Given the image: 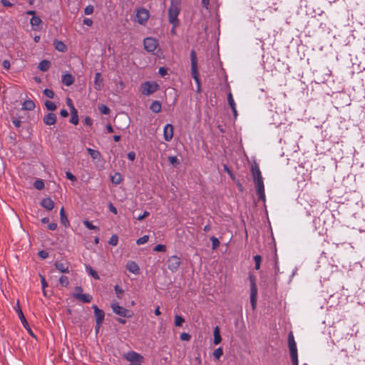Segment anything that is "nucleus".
I'll return each instance as SVG.
<instances>
[{
	"label": "nucleus",
	"instance_id": "obj_42",
	"mask_svg": "<svg viewBox=\"0 0 365 365\" xmlns=\"http://www.w3.org/2000/svg\"><path fill=\"white\" fill-rule=\"evenodd\" d=\"M98 108L101 113L103 114L108 115L110 113L109 108L105 105H101Z\"/></svg>",
	"mask_w": 365,
	"mask_h": 365
},
{
	"label": "nucleus",
	"instance_id": "obj_5",
	"mask_svg": "<svg viewBox=\"0 0 365 365\" xmlns=\"http://www.w3.org/2000/svg\"><path fill=\"white\" fill-rule=\"evenodd\" d=\"M110 307L113 310V312L116 314L117 315H119L123 317H132V312L125 308L120 306L118 302L113 301L111 303Z\"/></svg>",
	"mask_w": 365,
	"mask_h": 365
},
{
	"label": "nucleus",
	"instance_id": "obj_47",
	"mask_svg": "<svg viewBox=\"0 0 365 365\" xmlns=\"http://www.w3.org/2000/svg\"><path fill=\"white\" fill-rule=\"evenodd\" d=\"M43 94L47 96L48 98H53L54 97V93L52 90L51 89H45L43 91Z\"/></svg>",
	"mask_w": 365,
	"mask_h": 365
},
{
	"label": "nucleus",
	"instance_id": "obj_15",
	"mask_svg": "<svg viewBox=\"0 0 365 365\" xmlns=\"http://www.w3.org/2000/svg\"><path fill=\"white\" fill-rule=\"evenodd\" d=\"M43 121L47 125H54L56 122V115L53 113H49L43 117Z\"/></svg>",
	"mask_w": 365,
	"mask_h": 365
},
{
	"label": "nucleus",
	"instance_id": "obj_46",
	"mask_svg": "<svg viewBox=\"0 0 365 365\" xmlns=\"http://www.w3.org/2000/svg\"><path fill=\"white\" fill-rule=\"evenodd\" d=\"M93 11H94V8L93 6L91 5H88L87 6L85 9H84V13L86 15H91L93 13Z\"/></svg>",
	"mask_w": 365,
	"mask_h": 365
},
{
	"label": "nucleus",
	"instance_id": "obj_24",
	"mask_svg": "<svg viewBox=\"0 0 365 365\" xmlns=\"http://www.w3.org/2000/svg\"><path fill=\"white\" fill-rule=\"evenodd\" d=\"M213 334H214V344L215 345H217L222 341V338H221V336L220 334V329L218 327H215Z\"/></svg>",
	"mask_w": 365,
	"mask_h": 365
},
{
	"label": "nucleus",
	"instance_id": "obj_30",
	"mask_svg": "<svg viewBox=\"0 0 365 365\" xmlns=\"http://www.w3.org/2000/svg\"><path fill=\"white\" fill-rule=\"evenodd\" d=\"M122 176L119 173H115L112 177H111V181L115 185H118L122 182Z\"/></svg>",
	"mask_w": 365,
	"mask_h": 365
},
{
	"label": "nucleus",
	"instance_id": "obj_1",
	"mask_svg": "<svg viewBox=\"0 0 365 365\" xmlns=\"http://www.w3.org/2000/svg\"><path fill=\"white\" fill-rule=\"evenodd\" d=\"M190 58H191V74L192 77L195 79L197 84V91H200V79H199V72L197 69V55L194 50H192L190 52Z\"/></svg>",
	"mask_w": 365,
	"mask_h": 365
},
{
	"label": "nucleus",
	"instance_id": "obj_19",
	"mask_svg": "<svg viewBox=\"0 0 365 365\" xmlns=\"http://www.w3.org/2000/svg\"><path fill=\"white\" fill-rule=\"evenodd\" d=\"M35 108V103L31 100L25 101L22 103V110H33Z\"/></svg>",
	"mask_w": 365,
	"mask_h": 365
},
{
	"label": "nucleus",
	"instance_id": "obj_43",
	"mask_svg": "<svg viewBox=\"0 0 365 365\" xmlns=\"http://www.w3.org/2000/svg\"><path fill=\"white\" fill-rule=\"evenodd\" d=\"M227 101L230 108L236 106L232 95L230 92H229L227 94Z\"/></svg>",
	"mask_w": 365,
	"mask_h": 365
},
{
	"label": "nucleus",
	"instance_id": "obj_22",
	"mask_svg": "<svg viewBox=\"0 0 365 365\" xmlns=\"http://www.w3.org/2000/svg\"><path fill=\"white\" fill-rule=\"evenodd\" d=\"M71 118L70 119V122L74 125H77L78 123V116L77 110L75 107H72L71 110Z\"/></svg>",
	"mask_w": 365,
	"mask_h": 365
},
{
	"label": "nucleus",
	"instance_id": "obj_63",
	"mask_svg": "<svg viewBox=\"0 0 365 365\" xmlns=\"http://www.w3.org/2000/svg\"><path fill=\"white\" fill-rule=\"evenodd\" d=\"M13 123L15 125V127H16V128H19L21 126V122L19 119H14L13 120Z\"/></svg>",
	"mask_w": 365,
	"mask_h": 365
},
{
	"label": "nucleus",
	"instance_id": "obj_2",
	"mask_svg": "<svg viewBox=\"0 0 365 365\" xmlns=\"http://www.w3.org/2000/svg\"><path fill=\"white\" fill-rule=\"evenodd\" d=\"M250 303L253 310L256 309L257 307V288L256 284V279L255 276L250 275Z\"/></svg>",
	"mask_w": 365,
	"mask_h": 365
},
{
	"label": "nucleus",
	"instance_id": "obj_6",
	"mask_svg": "<svg viewBox=\"0 0 365 365\" xmlns=\"http://www.w3.org/2000/svg\"><path fill=\"white\" fill-rule=\"evenodd\" d=\"M167 263L168 269L172 272H175L181 264L180 258L176 255L171 256L168 259Z\"/></svg>",
	"mask_w": 365,
	"mask_h": 365
},
{
	"label": "nucleus",
	"instance_id": "obj_48",
	"mask_svg": "<svg viewBox=\"0 0 365 365\" xmlns=\"http://www.w3.org/2000/svg\"><path fill=\"white\" fill-rule=\"evenodd\" d=\"M83 224L89 230H98V227L96 226L93 225L92 223L88 220H84Z\"/></svg>",
	"mask_w": 365,
	"mask_h": 365
},
{
	"label": "nucleus",
	"instance_id": "obj_3",
	"mask_svg": "<svg viewBox=\"0 0 365 365\" xmlns=\"http://www.w3.org/2000/svg\"><path fill=\"white\" fill-rule=\"evenodd\" d=\"M123 356L130 362V365H141L144 361L143 356L133 351L124 354Z\"/></svg>",
	"mask_w": 365,
	"mask_h": 365
},
{
	"label": "nucleus",
	"instance_id": "obj_64",
	"mask_svg": "<svg viewBox=\"0 0 365 365\" xmlns=\"http://www.w3.org/2000/svg\"><path fill=\"white\" fill-rule=\"evenodd\" d=\"M60 114L63 118H66L68 115V113L66 109H62L60 112Z\"/></svg>",
	"mask_w": 365,
	"mask_h": 365
},
{
	"label": "nucleus",
	"instance_id": "obj_49",
	"mask_svg": "<svg viewBox=\"0 0 365 365\" xmlns=\"http://www.w3.org/2000/svg\"><path fill=\"white\" fill-rule=\"evenodd\" d=\"M154 251L155 252H165L166 250V247L165 245H157L155 247H154Z\"/></svg>",
	"mask_w": 365,
	"mask_h": 365
},
{
	"label": "nucleus",
	"instance_id": "obj_40",
	"mask_svg": "<svg viewBox=\"0 0 365 365\" xmlns=\"http://www.w3.org/2000/svg\"><path fill=\"white\" fill-rule=\"evenodd\" d=\"M59 282L63 287H67L69 284L68 279L66 276H61L59 279Z\"/></svg>",
	"mask_w": 365,
	"mask_h": 365
},
{
	"label": "nucleus",
	"instance_id": "obj_58",
	"mask_svg": "<svg viewBox=\"0 0 365 365\" xmlns=\"http://www.w3.org/2000/svg\"><path fill=\"white\" fill-rule=\"evenodd\" d=\"M1 3L2 4V5L4 6H6V7H9V6H12V4L10 3L8 0H1Z\"/></svg>",
	"mask_w": 365,
	"mask_h": 365
},
{
	"label": "nucleus",
	"instance_id": "obj_59",
	"mask_svg": "<svg viewBox=\"0 0 365 365\" xmlns=\"http://www.w3.org/2000/svg\"><path fill=\"white\" fill-rule=\"evenodd\" d=\"M202 4L206 9H208L210 6V0H202Z\"/></svg>",
	"mask_w": 365,
	"mask_h": 365
},
{
	"label": "nucleus",
	"instance_id": "obj_28",
	"mask_svg": "<svg viewBox=\"0 0 365 365\" xmlns=\"http://www.w3.org/2000/svg\"><path fill=\"white\" fill-rule=\"evenodd\" d=\"M150 109L155 113L160 112L161 110V103H160V101H153L150 106Z\"/></svg>",
	"mask_w": 365,
	"mask_h": 365
},
{
	"label": "nucleus",
	"instance_id": "obj_20",
	"mask_svg": "<svg viewBox=\"0 0 365 365\" xmlns=\"http://www.w3.org/2000/svg\"><path fill=\"white\" fill-rule=\"evenodd\" d=\"M62 82L64 85L69 86L74 82V78L71 74H65L63 76Z\"/></svg>",
	"mask_w": 365,
	"mask_h": 365
},
{
	"label": "nucleus",
	"instance_id": "obj_53",
	"mask_svg": "<svg viewBox=\"0 0 365 365\" xmlns=\"http://www.w3.org/2000/svg\"><path fill=\"white\" fill-rule=\"evenodd\" d=\"M66 178L71 181H76V178L69 171L66 173Z\"/></svg>",
	"mask_w": 365,
	"mask_h": 365
},
{
	"label": "nucleus",
	"instance_id": "obj_11",
	"mask_svg": "<svg viewBox=\"0 0 365 365\" xmlns=\"http://www.w3.org/2000/svg\"><path fill=\"white\" fill-rule=\"evenodd\" d=\"M173 125L168 123L165 125L163 129V136L165 140L169 142L172 140L173 137Z\"/></svg>",
	"mask_w": 365,
	"mask_h": 365
},
{
	"label": "nucleus",
	"instance_id": "obj_14",
	"mask_svg": "<svg viewBox=\"0 0 365 365\" xmlns=\"http://www.w3.org/2000/svg\"><path fill=\"white\" fill-rule=\"evenodd\" d=\"M73 296L84 303H89L92 300V296L88 294L73 293Z\"/></svg>",
	"mask_w": 365,
	"mask_h": 365
},
{
	"label": "nucleus",
	"instance_id": "obj_16",
	"mask_svg": "<svg viewBox=\"0 0 365 365\" xmlns=\"http://www.w3.org/2000/svg\"><path fill=\"white\" fill-rule=\"evenodd\" d=\"M103 79L101 78V74L100 73H96L95 75V81H94V88L96 91L101 90L103 86Z\"/></svg>",
	"mask_w": 365,
	"mask_h": 365
},
{
	"label": "nucleus",
	"instance_id": "obj_34",
	"mask_svg": "<svg viewBox=\"0 0 365 365\" xmlns=\"http://www.w3.org/2000/svg\"><path fill=\"white\" fill-rule=\"evenodd\" d=\"M114 289H115V292L116 297L118 299H121L124 294V290L122 288H120L118 285H115Z\"/></svg>",
	"mask_w": 365,
	"mask_h": 365
},
{
	"label": "nucleus",
	"instance_id": "obj_60",
	"mask_svg": "<svg viewBox=\"0 0 365 365\" xmlns=\"http://www.w3.org/2000/svg\"><path fill=\"white\" fill-rule=\"evenodd\" d=\"M224 170H225V172H227V173L229 174V175H230L232 179H234V178H235V177H234L233 174L232 173V172L230 171V170L228 168V167H227V165H224Z\"/></svg>",
	"mask_w": 365,
	"mask_h": 365
},
{
	"label": "nucleus",
	"instance_id": "obj_36",
	"mask_svg": "<svg viewBox=\"0 0 365 365\" xmlns=\"http://www.w3.org/2000/svg\"><path fill=\"white\" fill-rule=\"evenodd\" d=\"M86 269L88 270V273L96 279H99V276L97 274V272L92 269L90 266L86 267Z\"/></svg>",
	"mask_w": 365,
	"mask_h": 365
},
{
	"label": "nucleus",
	"instance_id": "obj_21",
	"mask_svg": "<svg viewBox=\"0 0 365 365\" xmlns=\"http://www.w3.org/2000/svg\"><path fill=\"white\" fill-rule=\"evenodd\" d=\"M16 312L19 315V317L22 323V324L24 325V327L26 328V329H29V324L24 315V313L22 312V310L21 309V308L19 307V306H18V309H16Z\"/></svg>",
	"mask_w": 365,
	"mask_h": 365
},
{
	"label": "nucleus",
	"instance_id": "obj_54",
	"mask_svg": "<svg viewBox=\"0 0 365 365\" xmlns=\"http://www.w3.org/2000/svg\"><path fill=\"white\" fill-rule=\"evenodd\" d=\"M148 215H149V212H147V211H145V212H143V214L142 215H139V216L138 217V218H137V219H138V220L141 221V220H143V219H145V217H147Z\"/></svg>",
	"mask_w": 365,
	"mask_h": 365
},
{
	"label": "nucleus",
	"instance_id": "obj_41",
	"mask_svg": "<svg viewBox=\"0 0 365 365\" xmlns=\"http://www.w3.org/2000/svg\"><path fill=\"white\" fill-rule=\"evenodd\" d=\"M254 259L255 262V269L258 270L260 267V263L262 261V257L259 255H255L254 257Z\"/></svg>",
	"mask_w": 365,
	"mask_h": 365
},
{
	"label": "nucleus",
	"instance_id": "obj_7",
	"mask_svg": "<svg viewBox=\"0 0 365 365\" xmlns=\"http://www.w3.org/2000/svg\"><path fill=\"white\" fill-rule=\"evenodd\" d=\"M141 88L143 94L148 96L158 89V85L155 82L146 81L141 86Z\"/></svg>",
	"mask_w": 365,
	"mask_h": 365
},
{
	"label": "nucleus",
	"instance_id": "obj_26",
	"mask_svg": "<svg viewBox=\"0 0 365 365\" xmlns=\"http://www.w3.org/2000/svg\"><path fill=\"white\" fill-rule=\"evenodd\" d=\"M51 66L50 61L47 60H43L41 61L38 66V68L41 71H46L48 70L49 67Z\"/></svg>",
	"mask_w": 365,
	"mask_h": 365
},
{
	"label": "nucleus",
	"instance_id": "obj_37",
	"mask_svg": "<svg viewBox=\"0 0 365 365\" xmlns=\"http://www.w3.org/2000/svg\"><path fill=\"white\" fill-rule=\"evenodd\" d=\"M222 354H223V351H222V349L220 347L215 349L213 352V356L216 359H219L222 356Z\"/></svg>",
	"mask_w": 365,
	"mask_h": 365
},
{
	"label": "nucleus",
	"instance_id": "obj_9",
	"mask_svg": "<svg viewBox=\"0 0 365 365\" xmlns=\"http://www.w3.org/2000/svg\"><path fill=\"white\" fill-rule=\"evenodd\" d=\"M255 187L257 188V194L259 197V199L262 201L265 200V194H264V186L262 179H258L257 180H254Z\"/></svg>",
	"mask_w": 365,
	"mask_h": 365
},
{
	"label": "nucleus",
	"instance_id": "obj_23",
	"mask_svg": "<svg viewBox=\"0 0 365 365\" xmlns=\"http://www.w3.org/2000/svg\"><path fill=\"white\" fill-rule=\"evenodd\" d=\"M252 173L253 175L254 180H257L258 179H262L261 172L257 165H255L252 167Z\"/></svg>",
	"mask_w": 365,
	"mask_h": 365
},
{
	"label": "nucleus",
	"instance_id": "obj_29",
	"mask_svg": "<svg viewBox=\"0 0 365 365\" xmlns=\"http://www.w3.org/2000/svg\"><path fill=\"white\" fill-rule=\"evenodd\" d=\"M87 151L91 157L94 160L99 159L101 158V153L98 150H96L92 148H87Z\"/></svg>",
	"mask_w": 365,
	"mask_h": 365
},
{
	"label": "nucleus",
	"instance_id": "obj_4",
	"mask_svg": "<svg viewBox=\"0 0 365 365\" xmlns=\"http://www.w3.org/2000/svg\"><path fill=\"white\" fill-rule=\"evenodd\" d=\"M180 13V8L178 4L172 2V4L168 11L169 21L175 27L178 23V16Z\"/></svg>",
	"mask_w": 365,
	"mask_h": 365
},
{
	"label": "nucleus",
	"instance_id": "obj_27",
	"mask_svg": "<svg viewBox=\"0 0 365 365\" xmlns=\"http://www.w3.org/2000/svg\"><path fill=\"white\" fill-rule=\"evenodd\" d=\"M143 46H158V40L154 38L148 37L144 39Z\"/></svg>",
	"mask_w": 365,
	"mask_h": 365
},
{
	"label": "nucleus",
	"instance_id": "obj_52",
	"mask_svg": "<svg viewBox=\"0 0 365 365\" xmlns=\"http://www.w3.org/2000/svg\"><path fill=\"white\" fill-rule=\"evenodd\" d=\"M38 255L42 259H46L48 257V253L44 250L39 251Z\"/></svg>",
	"mask_w": 365,
	"mask_h": 365
},
{
	"label": "nucleus",
	"instance_id": "obj_51",
	"mask_svg": "<svg viewBox=\"0 0 365 365\" xmlns=\"http://www.w3.org/2000/svg\"><path fill=\"white\" fill-rule=\"evenodd\" d=\"M180 338L182 341H189L191 336L189 334L184 332L180 334Z\"/></svg>",
	"mask_w": 365,
	"mask_h": 365
},
{
	"label": "nucleus",
	"instance_id": "obj_32",
	"mask_svg": "<svg viewBox=\"0 0 365 365\" xmlns=\"http://www.w3.org/2000/svg\"><path fill=\"white\" fill-rule=\"evenodd\" d=\"M44 104L46 108L50 111H53L56 109V104L50 101H46Z\"/></svg>",
	"mask_w": 365,
	"mask_h": 365
},
{
	"label": "nucleus",
	"instance_id": "obj_62",
	"mask_svg": "<svg viewBox=\"0 0 365 365\" xmlns=\"http://www.w3.org/2000/svg\"><path fill=\"white\" fill-rule=\"evenodd\" d=\"M128 158L129 160H130L132 161L134 160L135 158V153L134 152L128 153Z\"/></svg>",
	"mask_w": 365,
	"mask_h": 365
},
{
	"label": "nucleus",
	"instance_id": "obj_61",
	"mask_svg": "<svg viewBox=\"0 0 365 365\" xmlns=\"http://www.w3.org/2000/svg\"><path fill=\"white\" fill-rule=\"evenodd\" d=\"M48 228L50 230H55L56 228H57V224L56 223H50L48 225Z\"/></svg>",
	"mask_w": 365,
	"mask_h": 365
},
{
	"label": "nucleus",
	"instance_id": "obj_13",
	"mask_svg": "<svg viewBox=\"0 0 365 365\" xmlns=\"http://www.w3.org/2000/svg\"><path fill=\"white\" fill-rule=\"evenodd\" d=\"M55 267L62 273H68L69 263L67 262L57 261L54 264Z\"/></svg>",
	"mask_w": 365,
	"mask_h": 365
},
{
	"label": "nucleus",
	"instance_id": "obj_12",
	"mask_svg": "<svg viewBox=\"0 0 365 365\" xmlns=\"http://www.w3.org/2000/svg\"><path fill=\"white\" fill-rule=\"evenodd\" d=\"M93 309L94 310V314L96 317V324H102L104 317H105V313L102 309H100L96 305H93Z\"/></svg>",
	"mask_w": 365,
	"mask_h": 365
},
{
	"label": "nucleus",
	"instance_id": "obj_18",
	"mask_svg": "<svg viewBox=\"0 0 365 365\" xmlns=\"http://www.w3.org/2000/svg\"><path fill=\"white\" fill-rule=\"evenodd\" d=\"M41 205L47 210H51L54 207V202L51 198L47 197L42 200Z\"/></svg>",
	"mask_w": 365,
	"mask_h": 365
},
{
	"label": "nucleus",
	"instance_id": "obj_10",
	"mask_svg": "<svg viewBox=\"0 0 365 365\" xmlns=\"http://www.w3.org/2000/svg\"><path fill=\"white\" fill-rule=\"evenodd\" d=\"M288 346L290 352V356L298 355L297 344L292 331H290L288 334Z\"/></svg>",
	"mask_w": 365,
	"mask_h": 365
},
{
	"label": "nucleus",
	"instance_id": "obj_50",
	"mask_svg": "<svg viewBox=\"0 0 365 365\" xmlns=\"http://www.w3.org/2000/svg\"><path fill=\"white\" fill-rule=\"evenodd\" d=\"M40 277H41V285H42V288H43V294L46 295V292H45V288L48 286V284L47 282H46V279H45V277L42 275H40Z\"/></svg>",
	"mask_w": 365,
	"mask_h": 365
},
{
	"label": "nucleus",
	"instance_id": "obj_8",
	"mask_svg": "<svg viewBox=\"0 0 365 365\" xmlns=\"http://www.w3.org/2000/svg\"><path fill=\"white\" fill-rule=\"evenodd\" d=\"M149 16L148 11L144 8H140L137 10L136 19L137 21L140 24H145L148 21Z\"/></svg>",
	"mask_w": 365,
	"mask_h": 365
},
{
	"label": "nucleus",
	"instance_id": "obj_56",
	"mask_svg": "<svg viewBox=\"0 0 365 365\" xmlns=\"http://www.w3.org/2000/svg\"><path fill=\"white\" fill-rule=\"evenodd\" d=\"M168 73L167 68L164 67H160L159 69V73L160 76H164Z\"/></svg>",
	"mask_w": 365,
	"mask_h": 365
},
{
	"label": "nucleus",
	"instance_id": "obj_55",
	"mask_svg": "<svg viewBox=\"0 0 365 365\" xmlns=\"http://www.w3.org/2000/svg\"><path fill=\"white\" fill-rule=\"evenodd\" d=\"M2 66L6 70H9L10 68V63H9V61L8 60H4L2 62Z\"/></svg>",
	"mask_w": 365,
	"mask_h": 365
},
{
	"label": "nucleus",
	"instance_id": "obj_38",
	"mask_svg": "<svg viewBox=\"0 0 365 365\" xmlns=\"http://www.w3.org/2000/svg\"><path fill=\"white\" fill-rule=\"evenodd\" d=\"M148 239H149L148 235H144L142 237H140L139 239L137 240L136 244L138 245H143L148 241Z\"/></svg>",
	"mask_w": 365,
	"mask_h": 365
},
{
	"label": "nucleus",
	"instance_id": "obj_17",
	"mask_svg": "<svg viewBox=\"0 0 365 365\" xmlns=\"http://www.w3.org/2000/svg\"><path fill=\"white\" fill-rule=\"evenodd\" d=\"M126 268L129 272L135 274H138L140 271L138 265L133 261H128L126 264Z\"/></svg>",
	"mask_w": 365,
	"mask_h": 365
},
{
	"label": "nucleus",
	"instance_id": "obj_31",
	"mask_svg": "<svg viewBox=\"0 0 365 365\" xmlns=\"http://www.w3.org/2000/svg\"><path fill=\"white\" fill-rule=\"evenodd\" d=\"M30 23L33 27L38 26L41 23V19L38 16H34L31 19Z\"/></svg>",
	"mask_w": 365,
	"mask_h": 365
},
{
	"label": "nucleus",
	"instance_id": "obj_44",
	"mask_svg": "<svg viewBox=\"0 0 365 365\" xmlns=\"http://www.w3.org/2000/svg\"><path fill=\"white\" fill-rule=\"evenodd\" d=\"M118 237L117 235H113L110 237L108 243L111 245L115 246L118 244Z\"/></svg>",
	"mask_w": 365,
	"mask_h": 365
},
{
	"label": "nucleus",
	"instance_id": "obj_33",
	"mask_svg": "<svg viewBox=\"0 0 365 365\" xmlns=\"http://www.w3.org/2000/svg\"><path fill=\"white\" fill-rule=\"evenodd\" d=\"M185 319L179 315L175 316V325L176 327H181L182 324L184 323Z\"/></svg>",
	"mask_w": 365,
	"mask_h": 365
},
{
	"label": "nucleus",
	"instance_id": "obj_57",
	"mask_svg": "<svg viewBox=\"0 0 365 365\" xmlns=\"http://www.w3.org/2000/svg\"><path fill=\"white\" fill-rule=\"evenodd\" d=\"M291 360L293 365H298V355L291 356Z\"/></svg>",
	"mask_w": 365,
	"mask_h": 365
},
{
	"label": "nucleus",
	"instance_id": "obj_35",
	"mask_svg": "<svg viewBox=\"0 0 365 365\" xmlns=\"http://www.w3.org/2000/svg\"><path fill=\"white\" fill-rule=\"evenodd\" d=\"M34 186L36 189L41 190L44 187V183L41 180H36L34 183Z\"/></svg>",
	"mask_w": 365,
	"mask_h": 365
},
{
	"label": "nucleus",
	"instance_id": "obj_45",
	"mask_svg": "<svg viewBox=\"0 0 365 365\" xmlns=\"http://www.w3.org/2000/svg\"><path fill=\"white\" fill-rule=\"evenodd\" d=\"M169 162L173 165H178L180 164L179 160L175 156H169Z\"/></svg>",
	"mask_w": 365,
	"mask_h": 365
},
{
	"label": "nucleus",
	"instance_id": "obj_25",
	"mask_svg": "<svg viewBox=\"0 0 365 365\" xmlns=\"http://www.w3.org/2000/svg\"><path fill=\"white\" fill-rule=\"evenodd\" d=\"M60 216H61V222L66 227L69 226V221L68 220L67 216L65 214L64 208L61 207L60 210Z\"/></svg>",
	"mask_w": 365,
	"mask_h": 365
},
{
	"label": "nucleus",
	"instance_id": "obj_39",
	"mask_svg": "<svg viewBox=\"0 0 365 365\" xmlns=\"http://www.w3.org/2000/svg\"><path fill=\"white\" fill-rule=\"evenodd\" d=\"M210 240L212 242V249L213 250L217 249L220 245V242H219L218 239L217 237L212 236L210 237Z\"/></svg>",
	"mask_w": 365,
	"mask_h": 365
}]
</instances>
